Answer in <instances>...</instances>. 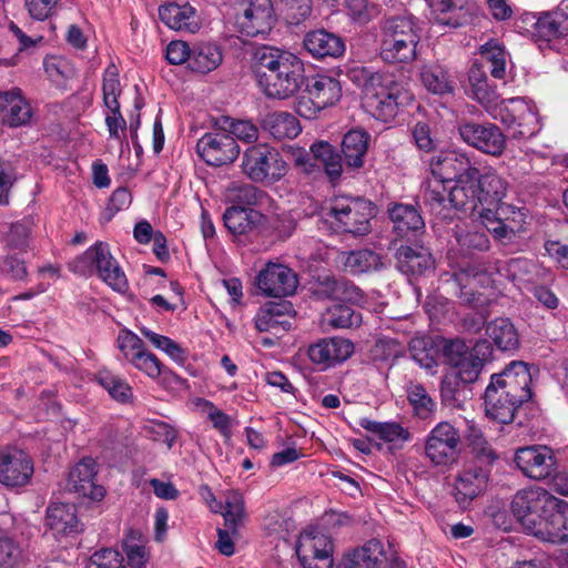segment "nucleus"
I'll list each match as a JSON object with an SVG mask.
<instances>
[{
	"mask_svg": "<svg viewBox=\"0 0 568 568\" xmlns=\"http://www.w3.org/2000/svg\"><path fill=\"white\" fill-rule=\"evenodd\" d=\"M491 116L506 125L515 139H529L540 130V122L534 103L524 98L501 100Z\"/></svg>",
	"mask_w": 568,
	"mask_h": 568,
	"instance_id": "obj_7",
	"label": "nucleus"
},
{
	"mask_svg": "<svg viewBox=\"0 0 568 568\" xmlns=\"http://www.w3.org/2000/svg\"><path fill=\"white\" fill-rule=\"evenodd\" d=\"M428 4L437 23L454 28L462 24L466 0H429Z\"/></svg>",
	"mask_w": 568,
	"mask_h": 568,
	"instance_id": "obj_48",
	"label": "nucleus"
},
{
	"mask_svg": "<svg viewBox=\"0 0 568 568\" xmlns=\"http://www.w3.org/2000/svg\"><path fill=\"white\" fill-rule=\"evenodd\" d=\"M420 77L425 88L435 94H445L453 91L450 77L442 65L424 67Z\"/></svg>",
	"mask_w": 568,
	"mask_h": 568,
	"instance_id": "obj_54",
	"label": "nucleus"
},
{
	"mask_svg": "<svg viewBox=\"0 0 568 568\" xmlns=\"http://www.w3.org/2000/svg\"><path fill=\"white\" fill-rule=\"evenodd\" d=\"M521 404L509 398V395H501L495 386H487L485 392L486 416L499 424L513 422L515 412Z\"/></svg>",
	"mask_w": 568,
	"mask_h": 568,
	"instance_id": "obj_35",
	"label": "nucleus"
},
{
	"mask_svg": "<svg viewBox=\"0 0 568 568\" xmlns=\"http://www.w3.org/2000/svg\"><path fill=\"white\" fill-rule=\"evenodd\" d=\"M262 126L275 140L295 139L302 131L298 119L285 111L266 114L262 121Z\"/></svg>",
	"mask_w": 568,
	"mask_h": 568,
	"instance_id": "obj_39",
	"label": "nucleus"
},
{
	"mask_svg": "<svg viewBox=\"0 0 568 568\" xmlns=\"http://www.w3.org/2000/svg\"><path fill=\"white\" fill-rule=\"evenodd\" d=\"M303 45L316 59L338 58L345 52L344 41L324 29L307 32Z\"/></svg>",
	"mask_w": 568,
	"mask_h": 568,
	"instance_id": "obj_30",
	"label": "nucleus"
},
{
	"mask_svg": "<svg viewBox=\"0 0 568 568\" xmlns=\"http://www.w3.org/2000/svg\"><path fill=\"white\" fill-rule=\"evenodd\" d=\"M118 345L124 358L151 379L159 378L163 373V364L153 353L145 349L142 339L136 334L129 331L121 332Z\"/></svg>",
	"mask_w": 568,
	"mask_h": 568,
	"instance_id": "obj_16",
	"label": "nucleus"
},
{
	"mask_svg": "<svg viewBox=\"0 0 568 568\" xmlns=\"http://www.w3.org/2000/svg\"><path fill=\"white\" fill-rule=\"evenodd\" d=\"M196 153L206 164L222 166L237 159L240 146L226 132L215 131L205 133L199 139Z\"/></svg>",
	"mask_w": 568,
	"mask_h": 568,
	"instance_id": "obj_15",
	"label": "nucleus"
},
{
	"mask_svg": "<svg viewBox=\"0 0 568 568\" xmlns=\"http://www.w3.org/2000/svg\"><path fill=\"white\" fill-rule=\"evenodd\" d=\"M223 61L222 49L212 42H199L192 47L190 68L199 73L215 70Z\"/></svg>",
	"mask_w": 568,
	"mask_h": 568,
	"instance_id": "obj_42",
	"label": "nucleus"
},
{
	"mask_svg": "<svg viewBox=\"0 0 568 568\" xmlns=\"http://www.w3.org/2000/svg\"><path fill=\"white\" fill-rule=\"evenodd\" d=\"M97 464L92 458H83L69 473L65 488L80 497L101 500L105 490L95 484Z\"/></svg>",
	"mask_w": 568,
	"mask_h": 568,
	"instance_id": "obj_25",
	"label": "nucleus"
},
{
	"mask_svg": "<svg viewBox=\"0 0 568 568\" xmlns=\"http://www.w3.org/2000/svg\"><path fill=\"white\" fill-rule=\"evenodd\" d=\"M396 258L399 271L405 274H423L434 265L429 251L423 246H400Z\"/></svg>",
	"mask_w": 568,
	"mask_h": 568,
	"instance_id": "obj_40",
	"label": "nucleus"
},
{
	"mask_svg": "<svg viewBox=\"0 0 568 568\" xmlns=\"http://www.w3.org/2000/svg\"><path fill=\"white\" fill-rule=\"evenodd\" d=\"M468 81L471 97L491 115L501 100L495 85L489 83L486 71L481 67L473 64L469 70Z\"/></svg>",
	"mask_w": 568,
	"mask_h": 568,
	"instance_id": "obj_34",
	"label": "nucleus"
},
{
	"mask_svg": "<svg viewBox=\"0 0 568 568\" xmlns=\"http://www.w3.org/2000/svg\"><path fill=\"white\" fill-rule=\"evenodd\" d=\"M493 272L488 268H484L480 265H468L462 268L459 272L454 273L455 283L460 286V295H466L465 300L470 302L474 296L471 292L476 285H488L494 282L491 280Z\"/></svg>",
	"mask_w": 568,
	"mask_h": 568,
	"instance_id": "obj_46",
	"label": "nucleus"
},
{
	"mask_svg": "<svg viewBox=\"0 0 568 568\" xmlns=\"http://www.w3.org/2000/svg\"><path fill=\"white\" fill-rule=\"evenodd\" d=\"M295 162L303 166L306 172H311L315 165H322L332 181L337 180L343 172V162L341 155L328 142L320 141L311 146L310 155L304 149H297Z\"/></svg>",
	"mask_w": 568,
	"mask_h": 568,
	"instance_id": "obj_24",
	"label": "nucleus"
},
{
	"mask_svg": "<svg viewBox=\"0 0 568 568\" xmlns=\"http://www.w3.org/2000/svg\"><path fill=\"white\" fill-rule=\"evenodd\" d=\"M538 32L547 38L568 34V16L562 12L544 13L537 21Z\"/></svg>",
	"mask_w": 568,
	"mask_h": 568,
	"instance_id": "obj_59",
	"label": "nucleus"
},
{
	"mask_svg": "<svg viewBox=\"0 0 568 568\" xmlns=\"http://www.w3.org/2000/svg\"><path fill=\"white\" fill-rule=\"evenodd\" d=\"M387 552L384 544L373 538L344 554L337 568H385Z\"/></svg>",
	"mask_w": 568,
	"mask_h": 568,
	"instance_id": "obj_27",
	"label": "nucleus"
},
{
	"mask_svg": "<svg viewBox=\"0 0 568 568\" xmlns=\"http://www.w3.org/2000/svg\"><path fill=\"white\" fill-rule=\"evenodd\" d=\"M369 134L364 130L348 131L342 141V152L347 168L361 169L369 145Z\"/></svg>",
	"mask_w": 568,
	"mask_h": 568,
	"instance_id": "obj_38",
	"label": "nucleus"
},
{
	"mask_svg": "<svg viewBox=\"0 0 568 568\" xmlns=\"http://www.w3.org/2000/svg\"><path fill=\"white\" fill-rule=\"evenodd\" d=\"M47 525L55 536H74L82 531L77 508L72 504L53 503L47 509Z\"/></svg>",
	"mask_w": 568,
	"mask_h": 568,
	"instance_id": "obj_29",
	"label": "nucleus"
},
{
	"mask_svg": "<svg viewBox=\"0 0 568 568\" xmlns=\"http://www.w3.org/2000/svg\"><path fill=\"white\" fill-rule=\"evenodd\" d=\"M31 116L30 104L20 90L0 92V120L2 123L12 128L21 126L28 124Z\"/></svg>",
	"mask_w": 568,
	"mask_h": 568,
	"instance_id": "obj_28",
	"label": "nucleus"
},
{
	"mask_svg": "<svg viewBox=\"0 0 568 568\" xmlns=\"http://www.w3.org/2000/svg\"><path fill=\"white\" fill-rule=\"evenodd\" d=\"M347 17L357 24L365 26L379 14L378 6L368 0H344Z\"/></svg>",
	"mask_w": 568,
	"mask_h": 568,
	"instance_id": "obj_58",
	"label": "nucleus"
},
{
	"mask_svg": "<svg viewBox=\"0 0 568 568\" xmlns=\"http://www.w3.org/2000/svg\"><path fill=\"white\" fill-rule=\"evenodd\" d=\"M481 223L490 232L496 240L500 242H509L517 232L523 230L526 223V211L510 204L501 203L496 207L494 213L487 209L480 213Z\"/></svg>",
	"mask_w": 568,
	"mask_h": 568,
	"instance_id": "obj_12",
	"label": "nucleus"
},
{
	"mask_svg": "<svg viewBox=\"0 0 568 568\" xmlns=\"http://www.w3.org/2000/svg\"><path fill=\"white\" fill-rule=\"evenodd\" d=\"M333 552V539L324 531L310 528L301 532L296 554L304 568H332Z\"/></svg>",
	"mask_w": 568,
	"mask_h": 568,
	"instance_id": "obj_11",
	"label": "nucleus"
},
{
	"mask_svg": "<svg viewBox=\"0 0 568 568\" xmlns=\"http://www.w3.org/2000/svg\"><path fill=\"white\" fill-rule=\"evenodd\" d=\"M361 426L376 438L389 444L392 448L400 447L409 439L408 430L397 423L362 419Z\"/></svg>",
	"mask_w": 568,
	"mask_h": 568,
	"instance_id": "obj_43",
	"label": "nucleus"
},
{
	"mask_svg": "<svg viewBox=\"0 0 568 568\" xmlns=\"http://www.w3.org/2000/svg\"><path fill=\"white\" fill-rule=\"evenodd\" d=\"M420 41L413 16L389 17L381 26V57L388 63H408L416 59Z\"/></svg>",
	"mask_w": 568,
	"mask_h": 568,
	"instance_id": "obj_3",
	"label": "nucleus"
},
{
	"mask_svg": "<svg viewBox=\"0 0 568 568\" xmlns=\"http://www.w3.org/2000/svg\"><path fill=\"white\" fill-rule=\"evenodd\" d=\"M33 462L20 449L0 452V483L7 487L27 485L33 475Z\"/></svg>",
	"mask_w": 568,
	"mask_h": 568,
	"instance_id": "obj_23",
	"label": "nucleus"
},
{
	"mask_svg": "<svg viewBox=\"0 0 568 568\" xmlns=\"http://www.w3.org/2000/svg\"><path fill=\"white\" fill-rule=\"evenodd\" d=\"M100 385L118 402L128 403L132 399L131 386L125 379L112 374L109 371H100L98 374Z\"/></svg>",
	"mask_w": 568,
	"mask_h": 568,
	"instance_id": "obj_57",
	"label": "nucleus"
},
{
	"mask_svg": "<svg viewBox=\"0 0 568 568\" xmlns=\"http://www.w3.org/2000/svg\"><path fill=\"white\" fill-rule=\"evenodd\" d=\"M26 562L22 548L10 537H0V568H21Z\"/></svg>",
	"mask_w": 568,
	"mask_h": 568,
	"instance_id": "obj_61",
	"label": "nucleus"
},
{
	"mask_svg": "<svg viewBox=\"0 0 568 568\" xmlns=\"http://www.w3.org/2000/svg\"><path fill=\"white\" fill-rule=\"evenodd\" d=\"M274 22L271 0H245L243 11L236 19L239 31L246 37L267 33Z\"/></svg>",
	"mask_w": 568,
	"mask_h": 568,
	"instance_id": "obj_20",
	"label": "nucleus"
},
{
	"mask_svg": "<svg viewBox=\"0 0 568 568\" xmlns=\"http://www.w3.org/2000/svg\"><path fill=\"white\" fill-rule=\"evenodd\" d=\"M444 355L447 364L452 367L455 378L464 384L474 383L484 366L478 356L470 353L467 346L460 341H452L445 345Z\"/></svg>",
	"mask_w": 568,
	"mask_h": 568,
	"instance_id": "obj_22",
	"label": "nucleus"
},
{
	"mask_svg": "<svg viewBox=\"0 0 568 568\" xmlns=\"http://www.w3.org/2000/svg\"><path fill=\"white\" fill-rule=\"evenodd\" d=\"M121 91L119 70L115 64L111 63L104 70L102 79L103 102L109 111H116L120 108L118 98Z\"/></svg>",
	"mask_w": 568,
	"mask_h": 568,
	"instance_id": "obj_55",
	"label": "nucleus"
},
{
	"mask_svg": "<svg viewBox=\"0 0 568 568\" xmlns=\"http://www.w3.org/2000/svg\"><path fill=\"white\" fill-rule=\"evenodd\" d=\"M408 400L418 418L427 419L433 416L435 403L422 385L409 386Z\"/></svg>",
	"mask_w": 568,
	"mask_h": 568,
	"instance_id": "obj_60",
	"label": "nucleus"
},
{
	"mask_svg": "<svg viewBox=\"0 0 568 568\" xmlns=\"http://www.w3.org/2000/svg\"><path fill=\"white\" fill-rule=\"evenodd\" d=\"M459 134L468 145L494 156L500 155L506 148L505 135L493 123L467 122L459 126Z\"/></svg>",
	"mask_w": 568,
	"mask_h": 568,
	"instance_id": "obj_18",
	"label": "nucleus"
},
{
	"mask_svg": "<svg viewBox=\"0 0 568 568\" xmlns=\"http://www.w3.org/2000/svg\"><path fill=\"white\" fill-rule=\"evenodd\" d=\"M515 463L528 478L542 480L555 470L556 457L554 450L545 445L520 447L515 453Z\"/></svg>",
	"mask_w": 568,
	"mask_h": 568,
	"instance_id": "obj_17",
	"label": "nucleus"
},
{
	"mask_svg": "<svg viewBox=\"0 0 568 568\" xmlns=\"http://www.w3.org/2000/svg\"><path fill=\"white\" fill-rule=\"evenodd\" d=\"M222 515L225 519V524L235 531L236 526L242 521L244 517V500L241 494L236 491H230L224 500V510Z\"/></svg>",
	"mask_w": 568,
	"mask_h": 568,
	"instance_id": "obj_62",
	"label": "nucleus"
},
{
	"mask_svg": "<svg viewBox=\"0 0 568 568\" xmlns=\"http://www.w3.org/2000/svg\"><path fill=\"white\" fill-rule=\"evenodd\" d=\"M459 432L449 423H438L425 438V455L434 466H450L460 454Z\"/></svg>",
	"mask_w": 568,
	"mask_h": 568,
	"instance_id": "obj_10",
	"label": "nucleus"
},
{
	"mask_svg": "<svg viewBox=\"0 0 568 568\" xmlns=\"http://www.w3.org/2000/svg\"><path fill=\"white\" fill-rule=\"evenodd\" d=\"M486 333L503 352H513L519 347V333L509 318L498 317L491 321L486 327Z\"/></svg>",
	"mask_w": 568,
	"mask_h": 568,
	"instance_id": "obj_41",
	"label": "nucleus"
},
{
	"mask_svg": "<svg viewBox=\"0 0 568 568\" xmlns=\"http://www.w3.org/2000/svg\"><path fill=\"white\" fill-rule=\"evenodd\" d=\"M531 374L524 362H513L501 373L491 376L488 386H495L501 395L523 404L531 398Z\"/></svg>",
	"mask_w": 568,
	"mask_h": 568,
	"instance_id": "obj_14",
	"label": "nucleus"
},
{
	"mask_svg": "<svg viewBox=\"0 0 568 568\" xmlns=\"http://www.w3.org/2000/svg\"><path fill=\"white\" fill-rule=\"evenodd\" d=\"M284 304H268L262 307L255 317V327L260 332L278 334L290 328L291 324L284 321Z\"/></svg>",
	"mask_w": 568,
	"mask_h": 568,
	"instance_id": "obj_52",
	"label": "nucleus"
},
{
	"mask_svg": "<svg viewBox=\"0 0 568 568\" xmlns=\"http://www.w3.org/2000/svg\"><path fill=\"white\" fill-rule=\"evenodd\" d=\"M344 268L352 274L376 271L382 266L379 255L371 250L343 252L339 255Z\"/></svg>",
	"mask_w": 568,
	"mask_h": 568,
	"instance_id": "obj_47",
	"label": "nucleus"
},
{
	"mask_svg": "<svg viewBox=\"0 0 568 568\" xmlns=\"http://www.w3.org/2000/svg\"><path fill=\"white\" fill-rule=\"evenodd\" d=\"M476 169L465 152L446 150L434 155L429 161L432 179L427 182L423 200L429 209L442 206L446 201L447 184L460 175Z\"/></svg>",
	"mask_w": 568,
	"mask_h": 568,
	"instance_id": "obj_4",
	"label": "nucleus"
},
{
	"mask_svg": "<svg viewBox=\"0 0 568 568\" xmlns=\"http://www.w3.org/2000/svg\"><path fill=\"white\" fill-rule=\"evenodd\" d=\"M389 216L399 236H406L409 232H417L425 226L419 212L409 204H395L389 209Z\"/></svg>",
	"mask_w": 568,
	"mask_h": 568,
	"instance_id": "obj_44",
	"label": "nucleus"
},
{
	"mask_svg": "<svg viewBox=\"0 0 568 568\" xmlns=\"http://www.w3.org/2000/svg\"><path fill=\"white\" fill-rule=\"evenodd\" d=\"M196 406L207 415V418L211 420L213 427L217 429L221 434L226 435L230 433L231 428V418L220 408H217L214 403L211 400L199 398L196 400Z\"/></svg>",
	"mask_w": 568,
	"mask_h": 568,
	"instance_id": "obj_63",
	"label": "nucleus"
},
{
	"mask_svg": "<svg viewBox=\"0 0 568 568\" xmlns=\"http://www.w3.org/2000/svg\"><path fill=\"white\" fill-rule=\"evenodd\" d=\"M487 475L481 468L468 467L463 469L455 479L454 496L460 507H466L484 489Z\"/></svg>",
	"mask_w": 568,
	"mask_h": 568,
	"instance_id": "obj_31",
	"label": "nucleus"
},
{
	"mask_svg": "<svg viewBox=\"0 0 568 568\" xmlns=\"http://www.w3.org/2000/svg\"><path fill=\"white\" fill-rule=\"evenodd\" d=\"M262 215L255 210H247L243 206L233 205L224 215V224L233 234H245L261 221Z\"/></svg>",
	"mask_w": 568,
	"mask_h": 568,
	"instance_id": "obj_49",
	"label": "nucleus"
},
{
	"mask_svg": "<svg viewBox=\"0 0 568 568\" xmlns=\"http://www.w3.org/2000/svg\"><path fill=\"white\" fill-rule=\"evenodd\" d=\"M87 568H126L122 555L112 548H104L95 551Z\"/></svg>",
	"mask_w": 568,
	"mask_h": 568,
	"instance_id": "obj_64",
	"label": "nucleus"
},
{
	"mask_svg": "<svg viewBox=\"0 0 568 568\" xmlns=\"http://www.w3.org/2000/svg\"><path fill=\"white\" fill-rule=\"evenodd\" d=\"M141 334L148 338L151 344L164 352L169 357H171L174 362L179 364H183L186 361L187 354L184 348H182L172 338L154 333L150 328L143 326L140 328Z\"/></svg>",
	"mask_w": 568,
	"mask_h": 568,
	"instance_id": "obj_56",
	"label": "nucleus"
},
{
	"mask_svg": "<svg viewBox=\"0 0 568 568\" xmlns=\"http://www.w3.org/2000/svg\"><path fill=\"white\" fill-rule=\"evenodd\" d=\"M414 95L390 74L373 73L364 85L363 104L375 119L389 122L400 108L410 104Z\"/></svg>",
	"mask_w": 568,
	"mask_h": 568,
	"instance_id": "obj_2",
	"label": "nucleus"
},
{
	"mask_svg": "<svg viewBox=\"0 0 568 568\" xmlns=\"http://www.w3.org/2000/svg\"><path fill=\"white\" fill-rule=\"evenodd\" d=\"M161 21L170 29L194 33L200 28L195 9L189 3H166L159 8Z\"/></svg>",
	"mask_w": 568,
	"mask_h": 568,
	"instance_id": "obj_33",
	"label": "nucleus"
},
{
	"mask_svg": "<svg viewBox=\"0 0 568 568\" xmlns=\"http://www.w3.org/2000/svg\"><path fill=\"white\" fill-rule=\"evenodd\" d=\"M477 175L478 169L476 168L454 180L452 184H447L445 203L439 207L430 210L444 219L449 217L448 213H444L448 204L456 210H475L480 203Z\"/></svg>",
	"mask_w": 568,
	"mask_h": 568,
	"instance_id": "obj_13",
	"label": "nucleus"
},
{
	"mask_svg": "<svg viewBox=\"0 0 568 568\" xmlns=\"http://www.w3.org/2000/svg\"><path fill=\"white\" fill-rule=\"evenodd\" d=\"M226 197L234 204L252 206L261 204L266 193L250 183L232 182L226 189Z\"/></svg>",
	"mask_w": 568,
	"mask_h": 568,
	"instance_id": "obj_53",
	"label": "nucleus"
},
{
	"mask_svg": "<svg viewBox=\"0 0 568 568\" xmlns=\"http://www.w3.org/2000/svg\"><path fill=\"white\" fill-rule=\"evenodd\" d=\"M496 271L508 278L520 292L531 291L539 280V268L532 261L513 258Z\"/></svg>",
	"mask_w": 568,
	"mask_h": 568,
	"instance_id": "obj_32",
	"label": "nucleus"
},
{
	"mask_svg": "<svg viewBox=\"0 0 568 568\" xmlns=\"http://www.w3.org/2000/svg\"><path fill=\"white\" fill-rule=\"evenodd\" d=\"M70 268L83 276L97 272L98 276L118 293H124L129 288L126 275L106 243L97 242L90 246L70 263Z\"/></svg>",
	"mask_w": 568,
	"mask_h": 568,
	"instance_id": "obj_5",
	"label": "nucleus"
},
{
	"mask_svg": "<svg viewBox=\"0 0 568 568\" xmlns=\"http://www.w3.org/2000/svg\"><path fill=\"white\" fill-rule=\"evenodd\" d=\"M361 323V313L341 303H333L326 307L320 320V326L324 332L329 329L353 328L359 326Z\"/></svg>",
	"mask_w": 568,
	"mask_h": 568,
	"instance_id": "obj_36",
	"label": "nucleus"
},
{
	"mask_svg": "<svg viewBox=\"0 0 568 568\" xmlns=\"http://www.w3.org/2000/svg\"><path fill=\"white\" fill-rule=\"evenodd\" d=\"M479 53L493 78L501 80L506 77L508 53L499 41L488 40L480 45Z\"/></svg>",
	"mask_w": 568,
	"mask_h": 568,
	"instance_id": "obj_50",
	"label": "nucleus"
},
{
	"mask_svg": "<svg viewBox=\"0 0 568 568\" xmlns=\"http://www.w3.org/2000/svg\"><path fill=\"white\" fill-rule=\"evenodd\" d=\"M531 535L537 538L552 542L562 544L568 541V501L558 498V505L549 511L545 519L531 527Z\"/></svg>",
	"mask_w": 568,
	"mask_h": 568,
	"instance_id": "obj_26",
	"label": "nucleus"
},
{
	"mask_svg": "<svg viewBox=\"0 0 568 568\" xmlns=\"http://www.w3.org/2000/svg\"><path fill=\"white\" fill-rule=\"evenodd\" d=\"M328 215L343 231L364 235L371 230L375 206L361 197L336 196L332 200Z\"/></svg>",
	"mask_w": 568,
	"mask_h": 568,
	"instance_id": "obj_8",
	"label": "nucleus"
},
{
	"mask_svg": "<svg viewBox=\"0 0 568 568\" xmlns=\"http://www.w3.org/2000/svg\"><path fill=\"white\" fill-rule=\"evenodd\" d=\"M252 71L261 91L271 99H288L305 83L303 61L277 47L256 48L252 57Z\"/></svg>",
	"mask_w": 568,
	"mask_h": 568,
	"instance_id": "obj_1",
	"label": "nucleus"
},
{
	"mask_svg": "<svg viewBox=\"0 0 568 568\" xmlns=\"http://www.w3.org/2000/svg\"><path fill=\"white\" fill-rule=\"evenodd\" d=\"M307 94L314 97V103L323 109L333 105L342 95L338 80L328 75H315L306 82Z\"/></svg>",
	"mask_w": 568,
	"mask_h": 568,
	"instance_id": "obj_37",
	"label": "nucleus"
},
{
	"mask_svg": "<svg viewBox=\"0 0 568 568\" xmlns=\"http://www.w3.org/2000/svg\"><path fill=\"white\" fill-rule=\"evenodd\" d=\"M297 276L286 265L268 262L256 277L257 288L268 297H284L295 293Z\"/></svg>",
	"mask_w": 568,
	"mask_h": 568,
	"instance_id": "obj_19",
	"label": "nucleus"
},
{
	"mask_svg": "<svg viewBox=\"0 0 568 568\" xmlns=\"http://www.w3.org/2000/svg\"><path fill=\"white\" fill-rule=\"evenodd\" d=\"M146 537L139 529H130L123 540V550L125 552L130 568H145L150 560V552L146 548Z\"/></svg>",
	"mask_w": 568,
	"mask_h": 568,
	"instance_id": "obj_45",
	"label": "nucleus"
},
{
	"mask_svg": "<svg viewBox=\"0 0 568 568\" xmlns=\"http://www.w3.org/2000/svg\"><path fill=\"white\" fill-rule=\"evenodd\" d=\"M241 169L255 183H275L286 175L288 166L276 149L260 143L244 151Z\"/></svg>",
	"mask_w": 568,
	"mask_h": 568,
	"instance_id": "obj_6",
	"label": "nucleus"
},
{
	"mask_svg": "<svg viewBox=\"0 0 568 568\" xmlns=\"http://www.w3.org/2000/svg\"><path fill=\"white\" fill-rule=\"evenodd\" d=\"M558 505V498L540 486H530L517 491L511 501L516 518L531 534V527L545 519Z\"/></svg>",
	"mask_w": 568,
	"mask_h": 568,
	"instance_id": "obj_9",
	"label": "nucleus"
},
{
	"mask_svg": "<svg viewBox=\"0 0 568 568\" xmlns=\"http://www.w3.org/2000/svg\"><path fill=\"white\" fill-rule=\"evenodd\" d=\"M354 353V344L344 337H324L311 344L307 349L310 361L322 369L334 367Z\"/></svg>",
	"mask_w": 568,
	"mask_h": 568,
	"instance_id": "obj_21",
	"label": "nucleus"
},
{
	"mask_svg": "<svg viewBox=\"0 0 568 568\" xmlns=\"http://www.w3.org/2000/svg\"><path fill=\"white\" fill-rule=\"evenodd\" d=\"M477 183L480 191V203L501 204V200L506 196L508 183L495 171H488L477 175Z\"/></svg>",
	"mask_w": 568,
	"mask_h": 568,
	"instance_id": "obj_51",
	"label": "nucleus"
}]
</instances>
